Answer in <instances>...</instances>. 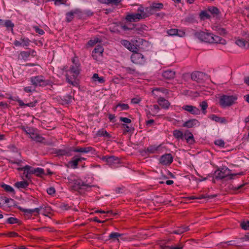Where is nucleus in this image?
Masks as SVG:
<instances>
[{"instance_id":"nucleus-27","label":"nucleus","mask_w":249,"mask_h":249,"mask_svg":"<svg viewBox=\"0 0 249 249\" xmlns=\"http://www.w3.org/2000/svg\"><path fill=\"white\" fill-rule=\"evenodd\" d=\"M82 160L81 158H75V157L72 158V160L69 162V164L73 169H76L77 168L78 162Z\"/></svg>"},{"instance_id":"nucleus-59","label":"nucleus","mask_w":249,"mask_h":249,"mask_svg":"<svg viewBox=\"0 0 249 249\" xmlns=\"http://www.w3.org/2000/svg\"><path fill=\"white\" fill-rule=\"evenodd\" d=\"M209 11L213 14H217L219 13L218 9L215 7H212Z\"/></svg>"},{"instance_id":"nucleus-9","label":"nucleus","mask_w":249,"mask_h":249,"mask_svg":"<svg viewBox=\"0 0 249 249\" xmlns=\"http://www.w3.org/2000/svg\"><path fill=\"white\" fill-rule=\"evenodd\" d=\"M147 18L145 14L143 15L136 14H129L126 16L125 19L129 22H137L139 20Z\"/></svg>"},{"instance_id":"nucleus-11","label":"nucleus","mask_w":249,"mask_h":249,"mask_svg":"<svg viewBox=\"0 0 249 249\" xmlns=\"http://www.w3.org/2000/svg\"><path fill=\"white\" fill-rule=\"evenodd\" d=\"M72 190L74 191H78L82 189H87L90 187L89 184L84 183L80 180H74L73 185L71 186Z\"/></svg>"},{"instance_id":"nucleus-15","label":"nucleus","mask_w":249,"mask_h":249,"mask_svg":"<svg viewBox=\"0 0 249 249\" xmlns=\"http://www.w3.org/2000/svg\"><path fill=\"white\" fill-rule=\"evenodd\" d=\"M18 209L22 212H24L25 214L29 213L32 214L34 213H36L34 214V215L35 216L37 215L41 210H44V208L43 207H39V208H36L34 209H27L18 207Z\"/></svg>"},{"instance_id":"nucleus-41","label":"nucleus","mask_w":249,"mask_h":249,"mask_svg":"<svg viewBox=\"0 0 249 249\" xmlns=\"http://www.w3.org/2000/svg\"><path fill=\"white\" fill-rule=\"evenodd\" d=\"M34 174H35L36 176L40 177L44 174V170L41 168H35L34 170Z\"/></svg>"},{"instance_id":"nucleus-22","label":"nucleus","mask_w":249,"mask_h":249,"mask_svg":"<svg viewBox=\"0 0 249 249\" xmlns=\"http://www.w3.org/2000/svg\"><path fill=\"white\" fill-rule=\"evenodd\" d=\"M247 35V36L245 38H241L237 39L235 42L236 44L239 47L243 48H245L246 44L249 45L248 41L249 40V36L248 35Z\"/></svg>"},{"instance_id":"nucleus-17","label":"nucleus","mask_w":249,"mask_h":249,"mask_svg":"<svg viewBox=\"0 0 249 249\" xmlns=\"http://www.w3.org/2000/svg\"><path fill=\"white\" fill-rule=\"evenodd\" d=\"M121 43L122 45L124 46L129 51L135 52L137 51H138V48L135 45L132 44L129 41L127 40H122L121 41Z\"/></svg>"},{"instance_id":"nucleus-60","label":"nucleus","mask_w":249,"mask_h":249,"mask_svg":"<svg viewBox=\"0 0 249 249\" xmlns=\"http://www.w3.org/2000/svg\"><path fill=\"white\" fill-rule=\"evenodd\" d=\"M138 11L139 12L138 13L139 14L143 15L144 14H146L147 13L146 11V7L145 8L140 7L138 9Z\"/></svg>"},{"instance_id":"nucleus-35","label":"nucleus","mask_w":249,"mask_h":249,"mask_svg":"<svg viewBox=\"0 0 249 249\" xmlns=\"http://www.w3.org/2000/svg\"><path fill=\"white\" fill-rule=\"evenodd\" d=\"M173 136L178 140H182L184 136L183 133L179 130H175L173 131Z\"/></svg>"},{"instance_id":"nucleus-1","label":"nucleus","mask_w":249,"mask_h":249,"mask_svg":"<svg viewBox=\"0 0 249 249\" xmlns=\"http://www.w3.org/2000/svg\"><path fill=\"white\" fill-rule=\"evenodd\" d=\"M195 36L200 41L209 43H219L222 44L226 43V40L222 37L203 31L195 33Z\"/></svg>"},{"instance_id":"nucleus-30","label":"nucleus","mask_w":249,"mask_h":249,"mask_svg":"<svg viewBox=\"0 0 249 249\" xmlns=\"http://www.w3.org/2000/svg\"><path fill=\"white\" fill-rule=\"evenodd\" d=\"M99 2L104 4H112L118 5L122 0H98Z\"/></svg>"},{"instance_id":"nucleus-2","label":"nucleus","mask_w":249,"mask_h":249,"mask_svg":"<svg viewBox=\"0 0 249 249\" xmlns=\"http://www.w3.org/2000/svg\"><path fill=\"white\" fill-rule=\"evenodd\" d=\"M237 100V97L233 95H223L219 98V105L222 107H230L233 105Z\"/></svg>"},{"instance_id":"nucleus-29","label":"nucleus","mask_w":249,"mask_h":249,"mask_svg":"<svg viewBox=\"0 0 249 249\" xmlns=\"http://www.w3.org/2000/svg\"><path fill=\"white\" fill-rule=\"evenodd\" d=\"M62 100V104L63 105L69 104L71 101L72 96L70 94H67L65 96H63L61 97Z\"/></svg>"},{"instance_id":"nucleus-63","label":"nucleus","mask_w":249,"mask_h":249,"mask_svg":"<svg viewBox=\"0 0 249 249\" xmlns=\"http://www.w3.org/2000/svg\"><path fill=\"white\" fill-rule=\"evenodd\" d=\"M96 212L100 213H110V214H112L113 215H115L116 214V213H113L112 211H107V212H105L104 211L98 210Z\"/></svg>"},{"instance_id":"nucleus-58","label":"nucleus","mask_w":249,"mask_h":249,"mask_svg":"<svg viewBox=\"0 0 249 249\" xmlns=\"http://www.w3.org/2000/svg\"><path fill=\"white\" fill-rule=\"evenodd\" d=\"M7 235L9 237H15L18 236V234L14 231L9 232Z\"/></svg>"},{"instance_id":"nucleus-64","label":"nucleus","mask_w":249,"mask_h":249,"mask_svg":"<svg viewBox=\"0 0 249 249\" xmlns=\"http://www.w3.org/2000/svg\"><path fill=\"white\" fill-rule=\"evenodd\" d=\"M66 0H54V4L55 5L65 4Z\"/></svg>"},{"instance_id":"nucleus-32","label":"nucleus","mask_w":249,"mask_h":249,"mask_svg":"<svg viewBox=\"0 0 249 249\" xmlns=\"http://www.w3.org/2000/svg\"><path fill=\"white\" fill-rule=\"evenodd\" d=\"M15 185L18 188H26L29 185V182L26 180L17 182Z\"/></svg>"},{"instance_id":"nucleus-38","label":"nucleus","mask_w":249,"mask_h":249,"mask_svg":"<svg viewBox=\"0 0 249 249\" xmlns=\"http://www.w3.org/2000/svg\"><path fill=\"white\" fill-rule=\"evenodd\" d=\"M22 129L26 133V134L29 135L31 139L32 138V137H33V134H34L35 132L33 129L30 127L25 128L24 127H23Z\"/></svg>"},{"instance_id":"nucleus-28","label":"nucleus","mask_w":249,"mask_h":249,"mask_svg":"<svg viewBox=\"0 0 249 249\" xmlns=\"http://www.w3.org/2000/svg\"><path fill=\"white\" fill-rule=\"evenodd\" d=\"M31 139L39 142H43L45 140L43 137L36 132H35V133L33 134V137H32Z\"/></svg>"},{"instance_id":"nucleus-44","label":"nucleus","mask_w":249,"mask_h":249,"mask_svg":"<svg viewBox=\"0 0 249 249\" xmlns=\"http://www.w3.org/2000/svg\"><path fill=\"white\" fill-rule=\"evenodd\" d=\"M2 25H4L7 28L10 27L12 31L13 30V28L14 27V24L10 20H7L4 22H3V24Z\"/></svg>"},{"instance_id":"nucleus-46","label":"nucleus","mask_w":249,"mask_h":249,"mask_svg":"<svg viewBox=\"0 0 249 249\" xmlns=\"http://www.w3.org/2000/svg\"><path fill=\"white\" fill-rule=\"evenodd\" d=\"M7 222L10 224L18 223V219L16 218L11 217L7 219Z\"/></svg>"},{"instance_id":"nucleus-16","label":"nucleus","mask_w":249,"mask_h":249,"mask_svg":"<svg viewBox=\"0 0 249 249\" xmlns=\"http://www.w3.org/2000/svg\"><path fill=\"white\" fill-rule=\"evenodd\" d=\"M82 12L79 9H76L73 10H71L66 13V21L67 22H70L74 18V15H77L78 16L81 15Z\"/></svg>"},{"instance_id":"nucleus-20","label":"nucleus","mask_w":249,"mask_h":249,"mask_svg":"<svg viewBox=\"0 0 249 249\" xmlns=\"http://www.w3.org/2000/svg\"><path fill=\"white\" fill-rule=\"evenodd\" d=\"M176 75V72L174 71L168 70L163 71L162 76L167 80L173 79Z\"/></svg>"},{"instance_id":"nucleus-24","label":"nucleus","mask_w":249,"mask_h":249,"mask_svg":"<svg viewBox=\"0 0 249 249\" xmlns=\"http://www.w3.org/2000/svg\"><path fill=\"white\" fill-rule=\"evenodd\" d=\"M93 149L92 147H84L74 148L72 151L74 152H81L87 153Z\"/></svg>"},{"instance_id":"nucleus-47","label":"nucleus","mask_w":249,"mask_h":249,"mask_svg":"<svg viewBox=\"0 0 249 249\" xmlns=\"http://www.w3.org/2000/svg\"><path fill=\"white\" fill-rule=\"evenodd\" d=\"M178 32V29H171L167 31V33L170 36H176Z\"/></svg>"},{"instance_id":"nucleus-23","label":"nucleus","mask_w":249,"mask_h":249,"mask_svg":"<svg viewBox=\"0 0 249 249\" xmlns=\"http://www.w3.org/2000/svg\"><path fill=\"white\" fill-rule=\"evenodd\" d=\"M189 230V228L187 226H181L178 228V229L173 231L171 232L172 234H181Z\"/></svg>"},{"instance_id":"nucleus-48","label":"nucleus","mask_w":249,"mask_h":249,"mask_svg":"<svg viewBox=\"0 0 249 249\" xmlns=\"http://www.w3.org/2000/svg\"><path fill=\"white\" fill-rule=\"evenodd\" d=\"M241 228L245 230H248L249 229V221H247L246 222L243 221L241 223Z\"/></svg>"},{"instance_id":"nucleus-61","label":"nucleus","mask_w":249,"mask_h":249,"mask_svg":"<svg viewBox=\"0 0 249 249\" xmlns=\"http://www.w3.org/2000/svg\"><path fill=\"white\" fill-rule=\"evenodd\" d=\"M125 71L129 73L133 74L135 72V69L130 67H125Z\"/></svg>"},{"instance_id":"nucleus-14","label":"nucleus","mask_w":249,"mask_h":249,"mask_svg":"<svg viewBox=\"0 0 249 249\" xmlns=\"http://www.w3.org/2000/svg\"><path fill=\"white\" fill-rule=\"evenodd\" d=\"M104 52V48L100 45H97L92 52V56L94 59L98 60V57L102 56Z\"/></svg>"},{"instance_id":"nucleus-57","label":"nucleus","mask_w":249,"mask_h":249,"mask_svg":"<svg viewBox=\"0 0 249 249\" xmlns=\"http://www.w3.org/2000/svg\"><path fill=\"white\" fill-rule=\"evenodd\" d=\"M47 192L49 195H52L55 194V190L53 187H50L47 190Z\"/></svg>"},{"instance_id":"nucleus-43","label":"nucleus","mask_w":249,"mask_h":249,"mask_svg":"<svg viewBox=\"0 0 249 249\" xmlns=\"http://www.w3.org/2000/svg\"><path fill=\"white\" fill-rule=\"evenodd\" d=\"M20 55L22 59L26 60L31 55V53H29L28 51H22L20 52Z\"/></svg>"},{"instance_id":"nucleus-4","label":"nucleus","mask_w":249,"mask_h":249,"mask_svg":"<svg viewBox=\"0 0 249 249\" xmlns=\"http://www.w3.org/2000/svg\"><path fill=\"white\" fill-rule=\"evenodd\" d=\"M237 174H230V171L227 168H221L220 169L216 170L214 172V176L216 179H223L227 177H229V179H232V176H236Z\"/></svg>"},{"instance_id":"nucleus-13","label":"nucleus","mask_w":249,"mask_h":249,"mask_svg":"<svg viewBox=\"0 0 249 249\" xmlns=\"http://www.w3.org/2000/svg\"><path fill=\"white\" fill-rule=\"evenodd\" d=\"M182 109L193 115H197L200 114V110L196 107L192 105H184L182 107Z\"/></svg>"},{"instance_id":"nucleus-34","label":"nucleus","mask_w":249,"mask_h":249,"mask_svg":"<svg viewBox=\"0 0 249 249\" xmlns=\"http://www.w3.org/2000/svg\"><path fill=\"white\" fill-rule=\"evenodd\" d=\"M183 245L181 243H179L177 246H161V249H182Z\"/></svg>"},{"instance_id":"nucleus-53","label":"nucleus","mask_w":249,"mask_h":249,"mask_svg":"<svg viewBox=\"0 0 249 249\" xmlns=\"http://www.w3.org/2000/svg\"><path fill=\"white\" fill-rule=\"evenodd\" d=\"M34 29H35L36 33H38L39 35H43L44 34V31L40 29L38 26H36L34 27Z\"/></svg>"},{"instance_id":"nucleus-45","label":"nucleus","mask_w":249,"mask_h":249,"mask_svg":"<svg viewBox=\"0 0 249 249\" xmlns=\"http://www.w3.org/2000/svg\"><path fill=\"white\" fill-rule=\"evenodd\" d=\"M217 196V195H208L205 196L204 195H201L198 197H197L198 199H201L203 198H213Z\"/></svg>"},{"instance_id":"nucleus-37","label":"nucleus","mask_w":249,"mask_h":249,"mask_svg":"<svg viewBox=\"0 0 249 249\" xmlns=\"http://www.w3.org/2000/svg\"><path fill=\"white\" fill-rule=\"evenodd\" d=\"M97 135L105 137L108 138H111V135L106 130L104 129L99 130L97 133Z\"/></svg>"},{"instance_id":"nucleus-18","label":"nucleus","mask_w":249,"mask_h":249,"mask_svg":"<svg viewBox=\"0 0 249 249\" xmlns=\"http://www.w3.org/2000/svg\"><path fill=\"white\" fill-rule=\"evenodd\" d=\"M184 136L187 143L189 144H193L196 142L193 134L189 130H186L185 132Z\"/></svg>"},{"instance_id":"nucleus-55","label":"nucleus","mask_w":249,"mask_h":249,"mask_svg":"<svg viewBox=\"0 0 249 249\" xmlns=\"http://www.w3.org/2000/svg\"><path fill=\"white\" fill-rule=\"evenodd\" d=\"M120 120L121 121L125 123L130 124L131 123V120L127 118L121 117L120 118Z\"/></svg>"},{"instance_id":"nucleus-51","label":"nucleus","mask_w":249,"mask_h":249,"mask_svg":"<svg viewBox=\"0 0 249 249\" xmlns=\"http://www.w3.org/2000/svg\"><path fill=\"white\" fill-rule=\"evenodd\" d=\"M103 160H106V161L108 163H111L112 161H113L114 160H115V157L114 156H110V157H104L103 158Z\"/></svg>"},{"instance_id":"nucleus-8","label":"nucleus","mask_w":249,"mask_h":249,"mask_svg":"<svg viewBox=\"0 0 249 249\" xmlns=\"http://www.w3.org/2000/svg\"><path fill=\"white\" fill-rule=\"evenodd\" d=\"M131 60L133 63L139 65H143L145 62L144 56L142 53L136 52V51L131 55Z\"/></svg>"},{"instance_id":"nucleus-25","label":"nucleus","mask_w":249,"mask_h":249,"mask_svg":"<svg viewBox=\"0 0 249 249\" xmlns=\"http://www.w3.org/2000/svg\"><path fill=\"white\" fill-rule=\"evenodd\" d=\"M123 235V234H120L118 232H111L108 236V240H111L113 242L115 241L119 242V238Z\"/></svg>"},{"instance_id":"nucleus-62","label":"nucleus","mask_w":249,"mask_h":249,"mask_svg":"<svg viewBox=\"0 0 249 249\" xmlns=\"http://www.w3.org/2000/svg\"><path fill=\"white\" fill-rule=\"evenodd\" d=\"M200 16L201 18H203L204 17L206 18H209L210 17V16L206 11L201 12L200 14Z\"/></svg>"},{"instance_id":"nucleus-12","label":"nucleus","mask_w":249,"mask_h":249,"mask_svg":"<svg viewBox=\"0 0 249 249\" xmlns=\"http://www.w3.org/2000/svg\"><path fill=\"white\" fill-rule=\"evenodd\" d=\"M173 161V157L171 154H166L161 156L160 162L162 165H169Z\"/></svg>"},{"instance_id":"nucleus-19","label":"nucleus","mask_w":249,"mask_h":249,"mask_svg":"<svg viewBox=\"0 0 249 249\" xmlns=\"http://www.w3.org/2000/svg\"><path fill=\"white\" fill-rule=\"evenodd\" d=\"M199 125V122L196 119H193L188 120L183 124L182 126L187 128H192L196 125Z\"/></svg>"},{"instance_id":"nucleus-36","label":"nucleus","mask_w":249,"mask_h":249,"mask_svg":"<svg viewBox=\"0 0 249 249\" xmlns=\"http://www.w3.org/2000/svg\"><path fill=\"white\" fill-rule=\"evenodd\" d=\"M92 79L94 81H98L99 83L102 84L105 82L103 77H99L98 74L94 73L92 76Z\"/></svg>"},{"instance_id":"nucleus-5","label":"nucleus","mask_w":249,"mask_h":249,"mask_svg":"<svg viewBox=\"0 0 249 249\" xmlns=\"http://www.w3.org/2000/svg\"><path fill=\"white\" fill-rule=\"evenodd\" d=\"M32 85L35 88L37 86H45L50 84L49 80H45L42 75H37L32 77L30 79Z\"/></svg>"},{"instance_id":"nucleus-50","label":"nucleus","mask_w":249,"mask_h":249,"mask_svg":"<svg viewBox=\"0 0 249 249\" xmlns=\"http://www.w3.org/2000/svg\"><path fill=\"white\" fill-rule=\"evenodd\" d=\"M122 126L124 128V130H123V133L124 134H125L126 133H128L130 131V127L129 126L127 125V124H122Z\"/></svg>"},{"instance_id":"nucleus-49","label":"nucleus","mask_w":249,"mask_h":249,"mask_svg":"<svg viewBox=\"0 0 249 249\" xmlns=\"http://www.w3.org/2000/svg\"><path fill=\"white\" fill-rule=\"evenodd\" d=\"M214 144L221 147H224L225 145L224 142L222 140H217L214 142Z\"/></svg>"},{"instance_id":"nucleus-40","label":"nucleus","mask_w":249,"mask_h":249,"mask_svg":"<svg viewBox=\"0 0 249 249\" xmlns=\"http://www.w3.org/2000/svg\"><path fill=\"white\" fill-rule=\"evenodd\" d=\"M199 106L201 108L203 114H206L207 112L206 109L208 107L207 102L206 101H204L200 103Z\"/></svg>"},{"instance_id":"nucleus-56","label":"nucleus","mask_w":249,"mask_h":249,"mask_svg":"<svg viewBox=\"0 0 249 249\" xmlns=\"http://www.w3.org/2000/svg\"><path fill=\"white\" fill-rule=\"evenodd\" d=\"M9 162L11 164H16L18 165H20L21 163L22 162V160H9Z\"/></svg>"},{"instance_id":"nucleus-3","label":"nucleus","mask_w":249,"mask_h":249,"mask_svg":"<svg viewBox=\"0 0 249 249\" xmlns=\"http://www.w3.org/2000/svg\"><path fill=\"white\" fill-rule=\"evenodd\" d=\"M163 4L162 3L153 2L149 7H146V17L155 14L161 9H163Z\"/></svg>"},{"instance_id":"nucleus-7","label":"nucleus","mask_w":249,"mask_h":249,"mask_svg":"<svg viewBox=\"0 0 249 249\" xmlns=\"http://www.w3.org/2000/svg\"><path fill=\"white\" fill-rule=\"evenodd\" d=\"M207 77V74L199 71H195L191 74V79L199 83L204 82Z\"/></svg>"},{"instance_id":"nucleus-33","label":"nucleus","mask_w":249,"mask_h":249,"mask_svg":"<svg viewBox=\"0 0 249 249\" xmlns=\"http://www.w3.org/2000/svg\"><path fill=\"white\" fill-rule=\"evenodd\" d=\"M210 118L211 120L214 121L216 122H220V123H225L226 122V119L224 118L219 117L214 114L211 115L210 116Z\"/></svg>"},{"instance_id":"nucleus-54","label":"nucleus","mask_w":249,"mask_h":249,"mask_svg":"<svg viewBox=\"0 0 249 249\" xmlns=\"http://www.w3.org/2000/svg\"><path fill=\"white\" fill-rule=\"evenodd\" d=\"M141 101V99L140 97H135L131 99V103L134 104H139Z\"/></svg>"},{"instance_id":"nucleus-6","label":"nucleus","mask_w":249,"mask_h":249,"mask_svg":"<svg viewBox=\"0 0 249 249\" xmlns=\"http://www.w3.org/2000/svg\"><path fill=\"white\" fill-rule=\"evenodd\" d=\"M69 71L72 73V77H70L68 74H66V80L69 84L74 85V80L79 73V69L78 66L75 65V66H72L71 67Z\"/></svg>"},{"instance_id":"nucleus-42","label":"nucleus","mask_w":249,"mask_h":249,"mask_svg":"<svg viewBox=\"0 0 249 249\" xmlns=\"http://www.w3.org/2000/svg\"><path fill=\"white\" fill-rule=\"evenodd\" d=\"M1 187L7 192H15L14 189L10 185L3 184L1 185Z\"/></svg>"},{"instance_id":"nucleus-39","label":"nucleus","mask_w":249,"mask_h":249,"mask_svg":"<svg viewBox=\"0 0 249 249\" xmlns=\"http://www.w3.org/2000/svg\"><path fill=\"white\" fill-rule=\"evenodd\" d=\"M0 199L3 201L4 204H7L8 208L11 207L12 206V205L9 204V203L10 202H14V199L12 198H9L5 196H1L0 197Z\"/></svg>"},{"instance_id":"nucleus-31","label":"nucleus","mask_w":249,"mask_h":249,"mask_svg":"<svg viewBox=\"0 0 249 249\" xmlns=\"http://www.w3.org/2000/svg\"><path fill=\"white\" fill-rule=\"evenodd\" d=\"M118 107L120 108L119 111H122L123 110H127L129 108V107L128 104L124 103H119L115 106V107H114V110H116Z\"/></svg>"},{"instance_id":"nucleus-26","label":"nucleus","mask_w":249,"mask_h":249,"mask_svg":"<svg viewBox=\"0 0 249 249\" xmlns=\"http://www.w3.org/2000/svg\"><path fill=\"white\" fill-rule=\"evenodd\" d=\"M17 169L19 171H23L24 172H27L30 175L34 174V170H35V168H34L29 165H26L23 167L18 168Z\"/></svg>"},{"instance_id":"nucleus-21","label":"nucleus","mask_w":249,"mask_h":249,"mask_svg":"<svg viewBox=\"0 0 249 249\" xmlns=\"http://www.w3.org/2000/svg\"><path fill=\"white\" fill-rule=\"evenodd\" d=\"M159 105L164 109H168L170 105L169 102L163 97H159L157 100Z\"/></svg>"},{"instance_id":"nucleus-10","label":"nucleus","mask_w":249,"mask_h":249,"mask_svg":"<svg viewBox=\"0 0 249 249\" xmlns=\"http://www.w3.org/2000/svg\"><path fill=\"white\" fill-rule=\"evenodd\" d=\"M145 154H160L162 152L161 145L158 146L149 145L147 148L143 149Z\"/></svg>"},{"instance_id":"nucleus-52","label":"nucleus","mask_w":249,"mask_h":249,"mask_svg":"<svg viewBox=\"0 0 249 249\" xmlns=\"http://www.w3.org/2000/svg\"><path fill=\"white\" fill-rule=\"evenodd\" d=\"M22 43H23V46H29L30 40L27 38H23L21 39Z\"/></svg>"}]
</instances>
